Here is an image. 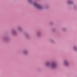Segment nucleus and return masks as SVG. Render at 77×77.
<instances>
[{
    "instance_id": "1",
    "label": "nucleus",
    "mask_w": 77,
    "mask_h": 77,
    "mask_svg": "<svg viewBox=\"0 0 77 77\" xmlns=\"http://www.w3.org/2000/svg\"><path fill=\"white\" fill-rule=\"evenodd\" d=\"M34 6L36 7L37 9H42V7L41 6L38 5L36 3H34Z\"/></svg>"
},
{
    "instance_id": "2",
    "label": "nucleus",
    "mask_w": 77,
    "mask_h": 77,
    "mask_svg": "<svg viewBox=\"0 0 77 77\" xmlns=\"http://www.w3.org/2000/svg\"><path fill=\"white\" fill-rule=\"evenodd\" d=\"M56 64L53 63L52 64L51 66H52V68H55V67H56Z\"/></svg>"
},
{
    "instance_id": "3",
    "label": "nucleus",
    "mask_w": 77,
    "mask_h": 77,
    "mask_svg": "<svg viewBox=\"0 0 77 77\" xmlns=\"http://www.w3.org/2000/svg\"><path fill=\"white\" fill-rule=\"evenodd\" d=\"M65 65L67 66V65L68 64V62H67V61H66L65 62Z\"/></svg>"
},
{
    "instance_id": "4",
    "label": "nucleus",
    "mask_w": 77,
    "mask_h": 77,
    "mask_svg": "<svg viewBox=\"0 0 77 77\" xmlns=\"http://www.w3.org/2000/svg\"><path fill=\"white\" fill-rule=\"evenodd\" d=\"M49 64H50V63H49L48 62L47 63L46 65H47V66L49 65Z\"/></svg>"
},
{
    "instance_id": "5",
    "label": "nucleus",
    "mask_w": 77,
    "mask_h": 77,
    "mask_svg": "<svg viewBox=\"0 0 77 77\" xmlns=\"http://www.w3.org/2000/svg\"><path fill=\"white\" fill-rule=\"evenodd\" d=\"M74 49L75 50H76V47H74Z\"/></svg>"
},
{
    "instance_id": "6",
    "label": "nucleus",
    "mask_w": 77,
    "mask_h": 77,
    "mask_svg": "<svg viewBox=\"0 0 77 77\" xmlns=\"http://www.w3.org/2000/svg\"><path fill=\"white\" fill-rule=\"evenodd\" d=\"M25 54H26V52H25Z\"/></svg>"
},
{
    "instance_id": "7",
    "label": "nucleus",
    "mask_w": 77,
    "mask_h": 77,
    "mask_svg": "<svg viewBox=\"0 0 77 77\" xmlns=\"http://www.w3.org/2000/svg\"><path fill=\"white\" fill-rule=\"evenodd\" d=\"M29 1H30V0H29Z\"/></svg>"
}]
</instances>
